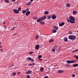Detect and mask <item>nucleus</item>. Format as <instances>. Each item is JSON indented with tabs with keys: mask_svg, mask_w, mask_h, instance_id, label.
Returning a JSON list of instances; mask_svg holds the SVG:
<instances>
[{
	"mask_svg": "<svg viewBox=\"0 0 78 78\" xmlns=\"http://www.w3.org/2000/svg\"><path fill=\"white\" fill-rule=\"evenodd\" d=\"M76 37L74 35H70L68 36V38L70 40H75L76 39Z\"/></svg>",
	"mask_w": 78,
	"mask_h": 78,
	"instance_id": "1",
	"label": "nucleus"
},
{
	"mask_svg": "<svg viewBox=\"0 0 78 78\" xmlns=\"http://www.w3.org/2000/svg\"><path fill=\"white\" fill-rule=\"evenodd\" d=\"M76 62V60H67L66 61L67 63L68 64H72L73 63H75V62Z\"/></svg>",
	"mask_w": 78,
	"mask_h": 78,
	"instance_id": "2",
	"label": "nucleus"
},
{
	"mask_svg": "<svg viewBox=\"0 0 78 78\" xmlns=\"http://www.w3.org/2000/svg\"><path fill=\"white\" fill-rule=\"evenodd\" d=\"M58 47V45H55L54 46V47L52 49V51L53 52H55L56 50V48Z\"/></svg>",
	"mask_w": 78,
	"mask_h": 78,
	"instance_id": "3",
	"label": "nucleus"
},
{
	"mask_svg": "<svg viewBox=\"0 0 78 78\" xmlns=\"http://www.w3.org/2000/svg\"><path fill=\"white\" fill-rule=\"evenodd\" d=\"M70 19L69 18L67 19V21L69 23V22H70V23H75V21H73L72 20H70Z\"/></svg>",
	"mask_w": 78,
	"mask_h": 78,
	"instance_id": "4",
	"label": "nucleus"
},
{
	"mask_svg": "<svg viewBox=\"0 0 78 78\" xmlns=\"http://www.w3.org/2000/svg\"><path fill=\"white\" fill-rule=\"evenodd\" d=\"M69 19L71 20H72V21H75V18L73 17L72 16H70Z\"/></svg>",
	"mask_w": 78,
	"mask_h": 78,
	"instance_id": "5",
	"label": "nucleus"
},
{
	"mask_svg": "<svg viewBox=\"0 0 78 78\" xmlns=\"http://www.w3.org/2000/svg\"><path fill=\"white\" fill-rule=\"evenodd\" d=\"M51 18L52 19L54 20L56 18V16L55 14L52 15L51 16Z\"/></svg>",
	"mask_w": 78,
	"mask_h": 78,
	"instance_id": "6",
	"label": "nucleus"
},
{
	"mask_svg": "<svg viewBox=\"0 0 78 78\" xmlns=\"http://www.w3.org/2000/svg\"><path fill=\"white\" fill-rule=\"evenodd\" d=\"M45 19H46V16H45V15L40 18V19L41 20V21L44 20H45Z\"/></svg>",
	"mask_w": 78,
	"mask_h": 78,
	"instance_id": "7",
	"label": "nucleus"
},
{
	"mask_svg": "<svg viewBox=\"0 0 78 78\" xmlns=\"http://www.w3.org/2000/svg\"><path fill=\"white\" fill-rule=\"evenodd\" d=\"M13 11L15 13V14H19V12L16 9H13Z\"/></svg>",
	"mask_w": 78,
	"mask_h": 78,
	"instance_id": "8",
	"label": "nucleus"
},
{
	"mask_svg": "<svg viewBox=\"0 0 78 78\" xmlns=\"http://www.w3.org/2000/svg\"><path fill=\"white\" fill-rule=\"evenodd\" d=\"M35 49L38 50L39 49V44H37L35 46Z\"/></svg>",
	"mask_w": 78,
	"mask_h": 78,
	"instance_id": "9",
	"label": "nucleus"
},
{
	"mask_svg": "<svg viewBox=\"0 0 78 78\" xmlns=\"http://www.w3.org/2000/svg\"><path fill=\"white\" fill-rule=\"evenodd\" d=\"M63 41L65 42H68V40H67V37H65L63 39Z\"/></svg>",
	"mask_w": 78,
	"mask_h": 78,
	"instance_id": "10",
	"label": "nucleus"
},
{
	"mask_svg": "<svg viewBox=\"0 0 78 78\" xmlns=\"http://www.w3.org/2000/svg\"><path fill=\"white\" fill-rule=\"evenodd\" d=\"M65 25V23L63 22H62L61 23L59 24V26L60 27H62L63 25Z\"/></svg>",
	"mask_w": 78,
	"mask_h": 78,
	"instance_id": "11",
	"label": "nucleus"
},
{
	"mask_svg": "<svg viewBox=\"0 0 78 78\" xmlns=\"http://www.w3.org/2000/svg\"><path fill=\"white\" fill-rule=\"evenodd\" d=\"M30 14V11H28L26 13V16H28V15H29Z\"/></svg>",
	"mask_w": 78,
	"mask_h": 78,
	"instance_id": "12",
	"label": "nucleus"
},
{
	"mask_svg": "<svg viewBox=\"0 0 78 78\" xmlns=\"http://www.w3.org/2000/svg\"><path fill=\"white\" fill-rule=\"evenodd\" d=\"M54 42V39H51L49 41V43H51V42Z\"/></svg>",
	"mask_w": 78,
	"mask_h": 78,
	"instance_id": "13",
	"label": "nucleus"
},
{
	"mask_svg": "<svg viewBox=\"0 0 78 78\" xmlns=\"http://www.w3.org/2000/svg\"><path fill=\"white\" fill-rule=\"evenodd\" d=\"M64 71H62V70H58V73H64Z\"/></svg>",
	"mask_w": 78,
	"mask_h": 78,
	"instance_id": "14",
	"label": "nucleus"
},
{
	"mask_svg": "<svg viewBox=\"0 0 78 78\" xmlns=\"http://www.w3.org/2000/svg\"><path fill=\"white\" fill-rule=\"evenodd\" d=\"M39 38V35H37L35 36V39L36 40H37Z\"/></svg>",
	"mask_w": 78,
	"mask_h": 78,
	"instance_id": "15",
	"label": "nucleus"
},
{
	"mask_svg": "<svg viewBox=\"0 0 78 78\" xmlns=\"http://www.w3.org/2000/svg\"><path fill=\"white\" fill-rule=\"evenodd\" d=\"M53 28L54 29H55V30H58V27L56 26H53Z\"/></svg>",
	"mask_w": 78,
	"mask_h": 78,
	"instance_id": "16",
	"label": "nucleus"
},
{
	"mask_svg": "<svg viewBox=\"0 0 78 78\" xmlns=\"http://www.w3.org/2000/svg\"><path fill=\"white\" fill-rule=\"evenodd\" d=\"M73 15H75L77 14V12L76 11H73Z\"/></svg>",
	"mask_w": 78,
	"mask_h": 78,
	"instance_id": "17",
	"label": "nucleus"
},
{
	"mask_svg": "<svg viewBox=\"0 0 78 78\" xmlns=\"http://www.w3.org/2000/svg\"><path fill=\"white\" fill-rule=\"evenodd\" d=\"M39 23L41 25H45V23L43 21H41Z\"/></svg>",
	"mask_w": 78,
	"mask_h": 78,
	"instance_id": "18",
	"label": "nucleus"
},
{
	"mask_svg": "<svg viewBox=\"0 0 78 78\" xmlns=\"http://www.w3.org/2000/svg\"><path fill=\"white\" fill-rule=\"evenodd\" d=\"M49 14V12H48V11H45L44 12V14L47 15V14Z\"/></svg>",
	"mask_w": 78,
	"mask_h": 78,
	"instance_id": "19",
	"label": "nucleus"
},
{
	"mask_svg": "<svg viewBox=\"0 0 78 78\" xmlns=\"http://www.w3.org/2000/svg\"><path fill=\"white\" fill-rule=\"evenodd\" d=\"M31 72H32V71H28L27 72V74H30Z\"/></svg>",
	"mask_w": 78,
	"mask_h": 78,
	"instance_id": "20",
	"label": "nucleus"
},
{
	"mask_svg": "<svg viewBox=\"0 0 78 78\" xmlns=\"http://www.w3.org/2000/svg\"><path fill=\"white\" fill-rule=\"evenodd\" d=\"M41 21V18H38L37 20V22H40Z\"/></svg>",
	"mask_w": 78,
	"mask_h": 78,
	"instance_id": "21",
	"label": "nucleus"
},
{
	"mask_svg": "<svg viewBox=\"0 0 78 78\" xmlns=\"http://www.w3.org/2000/svg\"><path fill=\"white\" fill-rule=\"evenodd\" d=\"M52 32L53 33H56V30L55 29H52Z\"/></svg>",
	"mask_w": 78,
	"mask_h": 78,
	"instance_id": "22",
	"label": "nucleus"
},
{
	"mask_svg": "<svg viewBox=\"0 0 78 78\" xmlns=\"http://www.w3.org/2000/svg\"><path fill=\"white\" fill-rule=\"evenodd\" d=\"M40 71L41 72H44V68L43 67H41L40 68Z\"/></svg>",
	"mask_w": 78,
	"mask_h": 78,
	"instance_id": "23",
	"label": "nucleus"
},
{
	"mask_svg": "<svg viewBox=\"0 0 78 78\" xmlns=\"http://www.w3.org/2000/svg\"><path fill=\"white\" fill-rule=\"evenodd\" d=\"M78 64H76L74 65L73 66V67H78Z\"/></svg>",
	"mask_w": 78,
	"mask_h": 78,
	"instance_id": "24",
	"label": "nucleus"
},
{
	"mask_svg": "<svg viewBox=\"0 0 78 78\" xmlns=\"http://www.w3.org/2000/svg\"><path fill=\"white\" fill-rule=\"evenodd\" d=\"M31 4V2H29L27 3L26 5H30Z\"/></svg>",
	"mask_w": 78,
	"mask_h": 78,
	"instance_id": "25",
	"label": "nucleus"
},
{
	"mask_svg": "<svg viewBox=\"0 0 78 78\" xmlns=\"http://www.w3.org/2000/svg\"><path fill=\"white\" fill-rule=\"evenodd\" d=\"M16 73H13L12 74V76H16Z\"/></svg>",
	"mask_w": 78,
	"mask_h": 78,
	"instance_id": "26",
	"label": "nucleus"
},
{
	"mask_svg": "<svg viewBox=\"0 0 78 78\" xmlns=\"http://www.w3.org/2000/svg\"><path fill=\"white\" fill-rule=\"evenodd\" d=\"M33 19L34 20H36L37 19V16H34L33 17Z\"/></svg>",
	"mask_w": 78,
	"mask_h": 78,
	"instance_id": "27",
	"label": "nucleus"
},
{
	"mask_svg": "<svg viewBox=\"0 0 78 78\" xmlns=\"http://www.w3.org/2000/svg\"><path fill=\"white\" fill-rule=\"evenodd\" d=\"M26 12V10H23L22 11V12L23 13V14H25V13H26V12Z\"/></svg>",
	"mask_w": 78,
	"mask_h": 78,
	"instance_id": "28",
	"label": "nucleus"
},
{
	"mask_svg": "<svg viewBox=\"0 0 78 78\" xmlns=\"http://www.w3.org/2000/svg\"><path fill=\"white\" fill-rule=\"evenodd\" d=\"M27 59L28 60V61H31V60L32 59V58H31L30 57H28L27 58Z\"/></svg>",
	"mask_w": 78,
	"mask_h": 78,
	"instance_id": "29",
	"label": "nucleus"
},
{
	"mask_svg": "<svg viewBox=\"0 0 78 78\" xmlns=\"http://www.w3.org/2000/svg\"><path fill=\"white\" fill-rule=\"evenodd\" d=\"M78 51V49H76V50L73 51V53H75V52H76V51Z\"/></svg>",
	"mask_w": 78,
	"mask_h": 78,
	"instance_id": "30",
	"label": "nucleus"
},
{
	"mask_svg": "<svg viewBox=\"0 0 78 78\" xmlns=\"http://www.w3.org/2000/svg\"><path fill=\"white\" fill-rule=\"evenodd\" d=\"M5 3H9V2L8 0H5Z\"/></svg>",
	"mask_w": 78,
	"mask_h": 78,
	"instance_id": "31",
	"label": "nucleus"
},
{
	"mask_svg": "<svg viewBox=\"0 0 78 78\" xmlns=\"http://www.w3.org/2000/svg\"><path fill=\"white\" fill-rule=\"evenodd\" d=\"M29 54L31 55L32 54H33L34 53V51H32L29 53Z\"/></svg>",
	"mask_w": 78,
	"mask_h": 78,
	"instance_id": "32",
	"label": "nucleus"
},
{
	"mask_svg": "<svg viewBox=\"0 0 78 78\" xmlns=\"http://www.w3.org/2000/svg\"><path fill=\"white\" fill-rule=\"evenodd\" d=\"M38 59H40V58H42V55H39L38 56Z\"/></svg>",
	"mask_w": 78,
	"mask_h": 78,
	"instance_id": "33",
	"label": "nucleus"
},
{
	"mask_svg": "<svg viewBox=\"0 0 78 78\" xmlns=\"http://www.w3.org/2000/svg\"><path fill=\"white\" fill-rule=\"evenodd\" d=\"M70 5L69 4H68L66 5V7H70Z\"/></svg>",
	"mask_w": 78,
	"mask_h": 78,
	"instance_id": "34",
	"label": "nucleus"
},
{
	"mask_svg": "<svg viewBox=\"0 0 78 78\" xmlns=\"http://www.w3.org/2000/svg\"><path fill=\"white\" fill-rule=\"evenodd\" d=\"M48 19H51V16H48Z\"/></svg>",
	"mask_w": 78,
	"mask_h": 78,
	"instance_id": "35",
	"label": "nucleus"
},
{
	"mask_svg": "<svg viewBox=\"0 0 78 78\" xmlns=\"http://www.w3.org/2000/svg\"><path fill=\"white\" fill-rule=\"evenodd\" d=\"M20 10H21V8H18V12L20 11Z\"/></svg>",
	"mask_w": 78,
	"mask_h": 78,
	"instance_id": "36",
	"label": "nucleus"
},
{
	"mask_svg": "<svg viewBox=\"0 0 78 78\" xmlns=\"http://www.w3.org/2000/svg\"><path fill=\"white\" fill-rule=\"evenodd\" d=\"M26 78H30V76L29 75H28L26 76Z\"/></svg>",
	"mask_w": 78,
	"mask_h": 78,
	"instance_id": "37",
	"label": "nucleus"
},
{
	"mask_svg": "<svg viewBox=\"0 0 78 78\" xmlns=\"http://www.w3.org/2000/svg\"><path fill=\"white\" fill-rule=\"evenodd\" d=\"M69 34H73V33L72 32V31H70L69 32Z\"/></svg>",
	"mask_w": 78,
	"mask_h": 78,
	"instance_id": "38",
	"label": "nucleus"
},
{
	"mask_svg": "<svg viewBox=\"0 0 78 78\" xmlns=\"http://www.w3.org/2000/svg\"><path fill=\"white\" fill-rule=\"evenodd\" d=\"M17 74V75H20V72H18Z\"/></svg>",
	"mask_w": 78,
	"mask_h": 78,
	"instance_id": "39",
	"label": "nucleus"
},
{
	"mask_svg": "<svg viewBox=\"0 0 78 78\" xmlns=\"http://www.w3.org/2000/svg\"><path fill=\"white\" fill-rule=\"evenodd\" d=\"M26 10V11L27 12V11H29V9H27L26 10Z\"/></svg>",
	"mask_w": 78,
	"mask_h": 78,
	"instance_id": "40",
	"label": "nucleus"
},
{
	"mask_svg": "<svg viewBox=\"0 0 78 78\" xmlns=\"http://www.w3.org/2000/svg\"><path fill=\"white\" fill-rule=\"evenodd\" d=\"M72 77H75V75L74 74H73L72 75Z\"/></svg>",
	"mask_w": 78,
	"mask_h": 78,
	"instance_id": "41",
	"label": "nucleus"
},
{
	"mask_svg": "<svg viewBox=\"0 0 78 78\" xmlns=\"http://www.w3.org/2000/svg\"><path fill=\"white\" fill-rule=\"evenodd\" d=\"M43 78H48V76H45Z\"/></svg>",
	"mask_w": 78,
	"mask_h": 78,
	"instance_id": "42",
	"label": "nucleus"
},
{
	"mask_svg": "<svg viewBox=\"0 0 78 78\" xmlns=\"http://www.w3.org/2000/svg\"><path fill=\"white\" fill-rule=\"evenodd\" d=\"M14 66V64H13L12 65H11L10 66V67H12Z\"/></svg>",
	"mask_w": 78,
	"mask_h": 78,
	"instance_id": "43",
	"label": "nucleus"
},
{
	"mask_svg": "<svg viewBox=\"0 0 78 78\" xmlns=\"http://www.w3.org/2000/svg\"><path fill=\"white\" fill-rule=\"evenodd\" d=\"M32 65H33V66H34V65H35V63H33L32 64Z\"/></svg>",
	"mask_w": 78,
	"mask_h": 78,
	"instance_id": "44",
	"label": "nucleus"
},
{
	"mask_svg": "<svg viewBox=\"0 0 78 78\" xmlns=\"http://www.w3.org/2000/svg\"><path fill=\"white\" fill-rule=\"evenodd\" d=\"M66 66H69V65L68 64H67L66 65Z\"/></svg>",
	"mask_w": 78,
	"mask_h": 78,
	"instance_id": "45",
	"label": "nucleus"
},
{
	"mask_svg": "<svg viewBox=\"0 0 78 78\" xmlns=\"http://www.w3.org/2000/svg\"><path fill=\"white\" fill-rule=\"evenodd\" d=\"M0 51H1V52H2V51H3V49H1L0 50Z\"/></svg>",
	"mask_w": 78,
	"mask_h": 78,
	"instance_id": "46",
	"label": "nucleus"
},
{
	"mask_svg": "<svg viewBox=\"0 0 78 78\" xmlns=\"http://www.w3.org/2000/svg\"><path fill=\"white\" fill-rule=\"evenodd\" d=\"M12 1L13 2H15V1H16V0H12Z\"/></svg>",
	"mask_w": 78,
	"mask_h": 78,
	"instance_id": "47",
	"label": "nucleus"
},
{
	"mask_svg": "<svg viewBox=\"0 0 78 78\" xmlns=\"http://www.w3.org/2000/svg\"><path fill=\"white\" fill-rule=\"evenodd\" d=\"M77 56H76V55H75L74 57H76H76Z\"/></svg>",
	"mask_w": 78,
	"mask_h": 78,
	"instance_id": "48",
	"label": "nucleus"
},
{
	"mask_svg": "<svg viewBox=\"0 0 78 78\" xmlns=\"http://www.w3.org/2000/svg\"><path fill=\"white\" fill-rule=\"evenodd\" d=\"M39 60H40V61H42V59L41 58V59L39 58Z\"/></svg>",
	"mask_w": 78,
	"mask_h": 78,
	"instance_id": "49",
	"label": "nucleus"
},
{
	"mask_svg": "<svg viewBox=\"0 0 78 78\" xmlns=\"http://www.w3.org/2000/svg\"><path fill=\"white\" fill-rule=\"evenodd\" d=\"M76 59H78V56L76 57Z\"/></svg>",
	"mask_w": 78,
	"mask_h": 78,
	"instance_id": "50",
	"label": "nucleus"
},
{
	"mask_svg": "<svg viewBox=\"0 0 78 78\" xmlns=\"http://www.w3.org/2000/svg\"><path fill=\"white\" fill-rule=\"evenodd\" d=\"M58 66V65H57L56 64L55 65H54V66L55 67H56V66Z\"/></svg>",
	"mask_w": 78,
	"mask_h": 78,
	"instance_id": "51",
	"label": "nucleus"
},
{
	"mask_svg": "<svg viewBox=\"0 0 78 78\" xmlns=\"http://www.w3.org/2000/svg\"><path fill=\"white\" fill-rule=\"evenodd\" d=\"M32 62H33V61H34V60H33V59H32L31 61Z\"/></svg>",
	"mask_w": 78,
	"mask_h": 78,
	"instance_id": "52",
	"label": "nucleus"
},
{
	"mask_svg": "<svg viewBox=\"0 0 78 78\" xmlns=\"http://www.w3.org/2000/svg\"><path fill=\"white\" fill-rule=\"evenodd\" d=\"M32 64H30V66H32Z\"/></svg>",
	"mask_w": 78,
	"mask_h": 78,
	"instance_id": "53",
	"label": "nucleus"
},
{
	"mask_svg": "<svg viewBox=\"0 0 78 78\" xmlns=\"http://www.w3.org/2000/svg\"><path fill=\"white\" fill-rule=\"evenodd\" d=\"M4 28H6V26H4Z\"/></svg>",
	"mask_w": 78,
	"mask_h": 78,
	"instance_id": "54",
	"label": "nucleus"
},
{
	"mask_svg": "<svg viewBox=\"0 0 78 78\" xmlns=\"http://www.w3.org/2000/svg\"><path fill=\"white\" fill-rule=\"evenodd\" d=\"M12 30H14V28L11 29Z\"/></svg>",
	"mask_w": 78,
	"mask_h": 78,
	"instance_id": "55",
	"label": "nucleus"
},
{
	"mask_svg": "<svg viewBox=\"0 0 78 78\" xmlns=\"http://www.w3.org/2000/svg\"><path fill=\"white\" fill-rule=\"evenodd\" d=\"M13 35H14V36H15V35H16V34H14Z\"/></svg>",
	"mask_w": 78,
	"mask_h": 78,
	"instance_id": "56",
	"label": "nucleus"
},
{
	"mask_svg": "<svg viewBox=\"0 0 78 78\" xmlns=\"http://www.w3.org/2000/svg\"><path fill=\"white\" fill-rule=\"evenodd\" d=\"M30 1L31 2H33V0H30Z\"/></svg>",
	"mask_w": 78,
	"mask_h": 78,
	"instance_id": "57",
	"label": "nucleus"
},
{
	"mask_svg": "<svg viewBox=\"0 0 78 78\" xmlns=\"http://www.w3.org/2000/svg\"><path fill=\"white\" fill-rule=\"evenodd\" d=\"M3 24H5V22L3 23Z\"/></svg>",
	"mask_w": 78,
	"mask_h": 78,
	"instance_id": "58",
	"label": "nucleus"
},
{
	"mask_svg": "<svg viewBox=\"0 0 78 78\" xmlns=\"http://www.w3.org/2000/svg\"><path fill=\"white\" fill-rule=\"evenodd\" d=\"M2 46H0V48H2Z\"/></svg>",
	"mask_w": 78,
	"mask_h": 78,
	"instance_id": "59",
	"label": "nucleus"
},
{
	"mask_svg": "<svg viewBox=\"0 0 78 78\" xmlns=\"http://www.w3.org/2000/svg\"><path fill=\"white\" fill-rule=\"evenodd\" d=\"M1 44V42H0V45Z\"/></svg>",
	"mask_w": 78,
	"mask_h": 78,
	"instance_id": "60",
	"label": "nucleus"
},
{
	"mask_svg": "<svg viewBox=\"0 0 78 78\" xmlns=\"http://www.w3.org/2000/svg\"><path fill=\"white\" fill-rule=\"evenodd\" d=\"M59 50V48H58V50Z\"/></svg>",
	"mask_w": 78,
	"mask_h": 78,
	"instance_id": "61",
	"label": "nucleus"
},
{
	"mask_svg": "<svg viewBox=\"0 0 78 78\" xmlns=\"http://www.w3.org/2000/svg\"><path fill=\"white\" fill-rule=\"evenodd\" d=\"M77 8H78V6H77Z\"/></svg>",
	"mask_w": 78,
	"mask_h": 78,
	"instance_id": "62",
	"label": "nucleus"
},
{
	"mask_svg": "<svg viewBox=\"0 0 78 78\" xmlns=\"http://www.w3.org/2000/svg\"><path fill=\"white\" fill-rule=\"evenodd\" d=\"M11 5H12V4H11Z\"/></svg>",
	"mask_w": 78,
	"mask_h": 78,
	"instance_id": "63",
	"label": "nucleus"
}]
</instances>
